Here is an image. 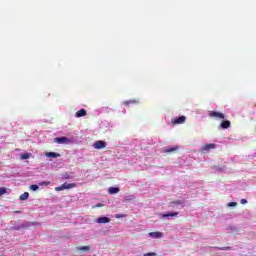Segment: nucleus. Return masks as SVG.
Here are the masks:
<instances>
[{
  "instance_id": "obj_1",
  "label": "nucleus",
  "mask_w": 256,
  "mask_h": 256,
  "mask_svg": "<svg viewBox=\"0 0 256 256\" xmlns=\"http://www.w3.org/2000/svg\"><path fill=\"white\" fill-rule=\"evenodd\" d=\"M77 187L75 183H64L61 186L55 188V191H65V189H73Z\"/></svg>"
},
{
  "instance_id": "obj_2",
  "label": "nucleus",
  "mask_w": 256,
  "mask_h": 256,
  "mask_svg": "<svg viewBox=\"0 0 256 256\" xmlns=\"http://www.w3.org/2000/svg\"><path fill=\"white\" fill-rule=\"evenodd\" d=\"M209 117L214 118V119H225V114L217 111H210L209 112Z\"/></svg>"
},
{
  "instance_id": "obj_3",
  "label": "nucleus",
  "mask_w": 256,
  "mask_h": 256,
  "mask_svg": "<svg viewBox=\"0 0 256 256\" xmlns=\"http://www.w3.org/2000/svg\"><path fill=\"white\" fill-rule=\"evenodd\" d=\"M186 120L187 118L185 116H180L178 118H174L173 120H171V123L173 125H183V123H185Z\"/></svg>"
},
{
  "instance_id": "obj_4",
  "label": "nucleus",
  "mask_w": 256,
  "mask_h": 256,
  "mask_svg": "<svg viewBox=\"0 0 256 256\" xmlns=\"http://www.w3.org/2000/svg\"><path fill=\"white\" fill-rule=\"evenodd\" d=\"M93 147L94 149H105V147H107V142L103 140H98L94 142Z\"/></svg>"
},
{
  "instance_id": "obj_5",
  "label": "nucleus",
  "mask_w": 256,
  "mask_h": 256,
  "mask_svg": "<svg viewBox=\"0 0 256 256\" xmlns=\"http://www.w3.org/2000/svg\"><path fill=\"white\" fill-rule=\"evenodd\" d=\"M54 143H58V145H61L63 143H71V139L67 137H57L54 138Z\"/></svg>"
},
{
  "instance_id": "obj_6",
  "label": "nucleus",
  "mask_w": 256,
  "mask_h": 256,
  "mask_svg": "<svg viewBox=\"0 0 256 256\" xmlns=\"http://www.w3.org/2000/svg\"><path fill=\"white\" fill-rule=\"evenodd\" d=\"M215 147H217V144H205L201 148V151H202V153H205V151H211V149H215Z\"/></svg>"
},
{
  "instance_id": "obj_7",
  "label": "nucleus",
  "mask_w": 256,
  "mask_h": 256,
  "mask_svg": "<svg viewBox=\"0 0 256 256\" xmlns=\"http://www.w3.org/2000/svg\"><path fill=\"white\" fill-rule=\"evenodd\" d=\"M148 235L152 239H161V237H163V233L162 232H150Z\"/></svg>"
},
{
  "instance_id": "obj_8",
  "label": "nucleus",
  "mask_w": 256,
  "mask_h": 256,
  "mask_svg": "<svg viewBox=\"0 0 256 256\" xmlns=\"http://www.w3.org/2000/svg\"><path fill=\"white\" fill-rule=\"evenodd\" d=\"M96 223H100V224H103V223H111V219L108 218V217H99L96 219Z\"/></svg>"
},
{
  "instance_id": "obj_9",
  "label": "nucleus",
  "mask_w": 256,
  "mask_h": 256,
  "mask_svg": "<svg viewBox=\"0 0 256 256\" xmlns=\"http://www.w3.org/2000/svg\"><path fill=\"white\" fill-rule=\"evenodd\" d=\"M76 251H78L79 253H85L87 251H91V247H89V246H78V247H76Z\"/></svg>"
},
{
  "instance_id": "obj_10",
  "label": "nucleus",
  "mask_w": 256,
  "mask_h": 256,
  "mask_svg": "<svg viewBox=\"0 0 256 256\" xmlns=\"http://www.w3.org/2000/svg\"><path fill=\"white\" fill-rule=\"evenodd\" d=\"M87 115V110L85 109H80L75 113V117H77L78 119L81 117H85Z\"/></svg>"
},
{
  "instance_id": "obj_11",
  "label": "nucleus",
  "mask_w": 256,
  "mask_h": 256,
  "mask_svg": "<svg viewBox=\"0 0 256 256\" xmlns=\"http://www.w3.org/2000/svg\"><path fill=\"white\" fill-rule=\"evenodd\" d=\"M221 129H229L231 127V121L229 120H224L220 123Z\"/></svg>"
},
{
  "instance_id": "obj_12",
  "label": "nucleus",
  "mask_w": 256,
  "mask_h": 256,
  "mask_svg": "<svg viewBox=\"0 0 256 256\" xmlns=\"http://www.w3.org/2000/svg\"><path fill=\"white\" fill-rule=\"evenodd\" d=\"M119 191H120L119 187H110L108 189V193L110 195H115L116 193H119Z\"/></svg>"
},
{
  "instance_id": "obj_13",
  "label": "nucleus",
  "mask_w": 256,
  "mask_h": 256,
  "mask_svg": "<svg viewBox=\"0 0 256 256\" xmlns=\"http://www.w3.org/2000/svg\"><path fill=\"white\" fill-rule=\"evenodd\" d=\"M46 157L57 159V157H61V154L55 153V152H48V153H46Z\"/></svg>"
},
{
  "instance_id": "obj_14",
  "label": "nucleus",
  "mask_w": 256,
  "mask_h": 256,
  "mask_svg": "<svg viewBox=\"0 0 256 256\" xmlns=\"http://www.w3.org/2000/svg\"><path fill=\"white\" fill-rule=\"evenodd\" d=\"M29 199V192H24L22 195H20L21 201H27Z\"/></svg>"
},
{
  "instance_id": "obj_15",
  "label": "nucleus",
  "mask_w": 256,
  "mask_h": 256,
  "mask_svg": "<svg viewBox=\"0 0 256 256\" xmlns=\"http://www.w3.org/2000/svg\"><path fill=\"white\" fill-rule=\"evenodd\" d=\"M179 215V212H171L167 214H162V217H177Z\"/></svg>"
},
{
  "instance_id": "obj_16",
  "label": "nucleus",
  "mask_w": 256,
  "mask_h": 256,
  "mask_svg": "<svg viewBox=\"0 0 256 256\" xmlns=\"http://www.w3.org/2000/svg\"><path fill=\"white\" fill-rule=\"evenodd\" d=\"M179 149V146H174L165 150V153H173Z\"/></svg>"
},
{
  "instance_id": "obj_17",
  "label": "nucleus",
  "mask_w": 256,
  "mask_h": 256,
  "mask_svg": "<svg viewBox=\"0 0 256 256\" xmlns=\"http://www.w3.org/2000/svg\"><path fill=\"white\" fill-rule=\"evenodd\" d=\"M135 103H139V100H128V101H124L123 105H133Z\"/></svg>"
},
{
  "instance_id": "obj_18",
  "label": "nucleus",
  "mask_w": 256,
  "mask_h": 256,
  "mask_svg": "<svg viewBox=\"0 0 256 256\" xmlns=\"http://www.w3.org/2000/svg\"><path fill=\"white\" fill-rule=\"evenodd\" d=\"M40 187H43V185H51V182H49V181H43V182H40L39 184H38Z\"/></svg>"
},
{
  "instance_id": "obj_19",
  "label": "nucleus",
  "mask_w": 256,
  "mask_h": 256,
  "mask_svg": "<svg viewBox=\"0 0 256 256\" xmlns=\"http://www.w3.org/2000/svg\"><path fill=\"white\" fill-rule=\"evenodd\" d=\"M30 189L32 191H37L39 189V186L37 184H33V185L30 186Z\"/></svg>"
},
{
  "instance_id": "obj_20",
  "label": "nucleus",
  "mask_w": 256,
  "mask_h": 256,
  "mask_svg": "<svg viewBox=\"0 0 256 256\" xmlns=\"http://www.w3.org/2000/svg\"><path fill=\"white\" fill-rule=\"evenodd\" d=\"M5 193H7V188L1 187V188H0V196H1V195H5Z\"/></svg>"
},
{
  "instance_id": "obj_21",
  "label": "nucleus",
  "mask_w": 256,
  "mask_h": 256,
  "mask_svg": "<svg viewBox=\"0 0 256 256\" xmlns=\"http://www.w3.org/2000/svg\"><path fill=\"white\" fill-rule=\"evenodd\" d=\"M29 157H31L29 153H25L21 155V159H29Z\"/></svg>"
},
{
  "instance_id": "obj_22",
  "label": "nucleus",
  "mask_w": 256,
  "mask_h": 256,
  "mask_svg": "<svg viewBox=\"0 0 256 256\" xmlns=\"http://www.w3.org/2000/svg\"><path fill=\"white\" fill-rule=\"evenodd\" d=\"M143 256H157V253H155V252H148V253H144Z\"/></svg>"
},
{
  "instance_id": "obj_23",
  "label": "nucleus",
  "mask_w": 256,
  "mask_h": 256,
  "mask_svg": "<svg viewBox=\"0 0 256 256\" xmlns=\"http://www.w3.org/2000/svg\"><path fill=\"white\" fill-rule=\"evenodd\" d=\"M171 204H172V205H173V204H174V205H183V201L177 200V201L172 202Z\"/></svg>"
},
{
  "instance_id": "obj_24",
  "label": "nucleus",
  "mask_w": 256,
  "mask_h": 256,
  "mask_svg": "<svg viewBox=\"0 0 256 256\" xmlns=\"http://www.w3.org/2000/svg\"><path fill=\"white\" fill-rule=\"evenodd\" d=\"M63 179H73V176L69 175V173L64 174Z\"/></svg>"
},
{
  "instance_id": "obj_25",
  "label": "nucleus",
  "mask_w": 256,
  "mask_h": 256,
  "mask_svg": "<svg viewBox=\"0 0 256 256\" xmlns=\"http://www.w3.org/2000/svg\"><path fill=\"white\" fill-rule=\"evenodd\" d=\"M123 217H125V214H116L115 215L116 219H123Z\"/></svg>"
},
{
  "instance_id": "obj_26",
  "label": "nucleus",
  "mask_w": 256,
  "mask_h": 256,
  "mask_svg": "<svg viewBox=\"0 0 256 256\" xmlns=\"http://www.w3.org/2000/svg\"><path fill=\"white\" fill-rule=\"evenodd\" d=\"M221 251H231V247L227 246V247H222L220 248Z\"/></svg>"
},
{
  "instance_id": "obj_27",
  "label": "nucleus",
  "mask_w": 256,
  "mask_h": 256,
  "mask_svg": "<svg viewBox=\"0 0 256 256\" xmlns=\"http://www.w3.org/2000/svg\"><path fill=\"white\" fill-rule=\"evenodd\" d=\"M236 206H237L236 202H230L228 204V207H236Z\"/></svg>"
},
{
  "instance_id": "obj_28",
  "label": "nucleus",
  "mask_w": 256,
  "mask_h": 256,
  "mask_svg": "<svg viewBox=\"0 0 256 256\" xmlns=\"http://www.w3.org/2000/svg\"><path fill=\"white\" fill-rule=\"evenodd\" d=\"M246 203H247V201H246L245 199H242V200H241V204H242V205H245Z\"/></svg>"
},
{
  "instance_id": "obj_29",
  "label": "nucleus",
  "mask_w": 256,
  "mask_h": 256,
  "mask_svg": "<svg viewBox=\"0 0 256 256\" xmlns=\"http://www.w3.org/2000/svg\"><path fill=\"white\" fill-rule=\"evenodd\" d=\"M96 207H103V204H97Z\"/></svg>"
}]
</instances>
